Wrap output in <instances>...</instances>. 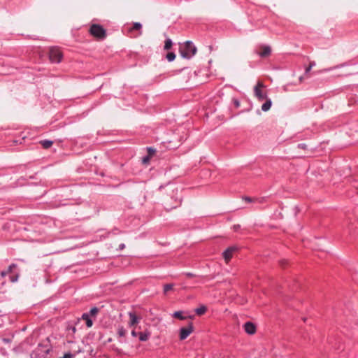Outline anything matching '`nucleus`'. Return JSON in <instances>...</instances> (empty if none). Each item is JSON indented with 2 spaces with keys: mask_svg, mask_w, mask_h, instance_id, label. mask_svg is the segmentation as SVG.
<instances>
[{
  "mask_svg": "<svg viewBox=\"0 0 358 358\" xmlns=\"http://www.w3.org/2000/svg\"><path fill=\"white\" fill-rule=\"evenodd\" d=\"M196 48L192 41H187L183 46L180 48L179 52L181 57L184 59H191L196 52Z\"/></svg>",
  "mask_w": 358,
  "mask_h": 358,
  "instance_id": "f257e3e1",
  "label": "nucleus"
},
{
  "mask_svg": "<svg viewBox=\"0 0 358 358\" xmlns=\"http://www.w3.org/2000/svg\"><path fill=\"white\" fill-rule=\"evenodd\" d=\"M89 33L99 40H103L106 37V30L102 25L99 24H92L90 27Z\"/></svg>",
  "mask_w": 358,
  "mask_h": 358,
  "instance_id": "f03ea898",
  "label": "nucleus"
},
{
  "mask_svg": "<svg viewBox=\"0 0 358 358\" xmlns=\"http://www.w3.org/2000/svg\"><path fill=\"white\" fill-rule=\"evenodd\" d=\"M63 58L62 50L57 47H52L49 50V59L52 63H60Z\"/></svg>",
  "mask_w": 358,
  "mask_h": 358,
  "instance_id": "7ed1b4c3",
  "label": "nucleus"
},
{
  "mask_svg": "<svg viewBox=\"0 0 358 358\" xmlns=\"http://www.w3.org/2000/svg\"><path fill=\"white\" fill-rule=\"evenodd\" d=\"M194 331V325L192 322H189L187 326L181 327L179 330L180 340L186 339Z\"/></svg>",
  "mask_w": 358,
  "mask_h": 358,
  "instance_id": "20e7f679",
  "label": "nucleus"
},
{
  "mask_svg": "<svg viewBox=\"0 0 358 358\" xmlns=\"http://www.w3.org/2000/svg\"><path fill=\"white\" fill-rule=\"evenodd\" d=\"M264 87V85L262 83L258 82L257 84L254 87V94L255 96L259 101H262L263 100L268 98L267 94L264 92L261 88Z\"/></svg>",
  "mask_w": 358,
  "mask_h": 358,
  "instance_id": "39448f33",
  "label": "nucleus"
},
{
  "mask_svg": "<svg viewBox=\"0 0 358 358\" xmlns=\"http://www.w3.org/2000/svg\"><path fill=\"white\" fill-rule=\"evenodd\" d=\"M261 48L262 50L258 52V55L262 58H265L268 57L271 53V48L268 45H261Z\"/></svg>",
  "mask_w": 358,
  "mask_h": 358,
  "instance_id": "423d86ee",
  "label": "nucleus"
},
{
  "mask_svg": "<svg viewBox=\"0 0 358 358\" xmlns=\"http://www.w3.org/2000/svg\"><path fill=\"white\" fill-rule=\"evenodd\" d=\"M245 331L249 335H253L256 332V326L251 322H247L243 326Z\"/></svg>",
  "mask_w": 358,
  "mask_h": 358,
  "instance_id": "0eeeda50",
  "label": "nucleus"
},
{
  "mask_svg": "<svg viewBox=\"0 0 358 358\" xmlns=\"http://www.w3.org/2000/svg\"><path fill=\"white\" fill-rule=\"evenodd\" d=\"M237 249L235 246L227 248L222 253L223 257L226 261H229L232 257V253Z\"/></svg>",
  "mask_w": 358,
  "mask_h": 358,
  "instance_id": "6e6552de",
  "label": "nucleus"
},
{
  "mask_svg": "<svg viewBox=\"0 0 358 358\" xmlns=\"http://www.w3.org/2000/svg\"><path fill=\"white\" fill-rule=\"evenodd\" d=\"M130 321L129 322V326L132 327L139 322L140 317H138L134 312H129L128 313Z\"/></svg>",
  "mask_w": 358,
  "mask_h": 358,
  "instance_id": "1a4fd4ad",
  "label": "nucleus"
},
{
  "mask_svg": "<svg viewBox=\"0 0 358 358\" xmlns=\"http://www.w3.org/2000/svg\"><path fill=\"white\" fill-rule=\"evenodd\" d=\"M182 314H183V312L182 310H178V311L174 312L173 313L172 316L173 317L179 319L180 320H187L188 318L193 319L194 317V315L184 316Z\"/></svg>",
  "mask_w": 358,
  "mask_h": 358,
  "instance_id": "9d476101",
  "label": "nucleus"
},
{
  "mask_svg": "<svg viewBox=\"0 0 358 358\" xmlns=\"http://www.w3.org/2000/svg\"><path fill=\"white\" fill-rule=\"evenodd\" d=\"M81 319L85 321L86 326L90 328L93 325V318L91 317L87 313H84L81 315Z\"/></svg>",
  "mask_w": 358,
  "mask_h": 358,
  "instance_id": "9b49d317",
  "label": "nucleus"
},
{
  "mask_svg": "<svg viewBox=\"0 0 358 358\" xmlns=\"http://www.w3.org/2000/svg\"><path fill=\"white\" fill-rule=\"evenodd\" d=\"M266 102L262 104V110L264 112H267L270 110L271 106H272V101L270 98H267L265 99Z\"/></svg>",
  "mask_w": 358,
  "mask_h": 358,
  "instance_id": "f8f14e48",
  "label": "nucleus"
},
{
  "mask_svg": "<svg viewBox=\"0 0 358 358\" xmlns=\"http://www.w3.org/2000/svg\"><path fill=\"white\" fill-rule=\"evenodd\" d=\"M138 339L140 341H146L149 339L150 334L148 331L140 332L138 334Z\"/></svg>",
  "mask_w": 358,
  "mask_h": 358,
  "instance_id": "ddd939ff",
  "label": "nucleus"
},
{
  "mask_svg": "<svg viewBox=\"0 0 358 358\" xmlns=\"http://www.w3.org/2000/svg\"><path fill=\"white\" fill-rule=\"evenodd\" d=\"M99 309L97 307H93L92 308L90 311L86 312L91 317H92L94 320L96 319V315L99 313Z\"/></svg>",
  "mask_w": 358,
  "mask_h": 358,
  "instance_id": "4468645a",
  "label": "nucleus"
},
{
  "mask_svg": "<svg viewBox=\"0 0 358 358\" xmlns=\"http://www.w3.org/2000/svg\"><path fill=\"white\" fill-rule=\"evenodd\" d=\"M40 144L43 147V148L48 149L52 145L53 141L48 139L42 140L40 141Z\"/></svg>",
  "mask_w": 358,
  "mask_h": 358,
  "instance_id": "2eb2a0df",
  "label": "nucleus"
},
{
  "mask_svg": "<svg viewBox=\"0 0 358 358\" xmlns=\"http://www.w3.org/2000/svg\"><path fill=\"white\" fill-rule=\"evenodd\" d=\"M207 311V308L204 305L200 306L194 310V312L198 315H203Z\"/></svg>",
  "mask_w": 358,
  "mask_h": 358,
  "instance_id": "dca6fc26",
  "label": "nucleus"
},
{
  "mask_svg": "<svg viewBox=\"0 0 358 358\" xmlns=\"http://www.w3.org/2000/svg\"><path fill=\"white\" fill-rule=\"evenodd\" d=\"M172 45H173L172 40L169 38H167L165 41L164 49L166 50H168L171 48Z\"/></svg>",
  "mask_w": 358,
  "mask_h": 358,
  "instance_id": "f3484780",
  "label": "nucleus"
},
{
  "mask_svg": "<svg viewBox=\"0 0 358 358\" xmlns=\"http://www.w3.org/2000/svg\"><path fill=\"white\" fill-rule=\"evenodd\" d=\"M127 334V330L124 329L123 326H119L117 329V335L120 337H124Z\"/></svg>",
  "mask_w": 358,
  "mask_h": 358,
  "instance_id": "a211bd4d",
  "label": "nucleus"
},
{
  "mask_svg": "<svg viewBox=\"0 0 358 358\" xmlns=\"http://www.w3.org/2000/svg\"><path fill=\"white\" fill-rule=\"evenodd\" d=\"M243 199L245 200L247 202H249V203L252 202L255 200L258 201L259 203H262L264 201V198H262V199H252V198H251L250 196H244V197H243Z\"/></svg>",
  "mask_w": 358,
  "mask_h": 358,
  "instance_id": "6ab92c4d",
  "label": "nucleus"
},
{
  "mask_svg": "<svg viewBox=\"0 0 358 358\" xmlns=\"http://www.w3.org/2000/svg\"><path fill=\"white\" fill-rule=\"evenodd\" d=\"M141 29H142L141 23L136 22L133 23V26L131 28L129 29V31L141 30Z\"/></svg>",
  "mask_w": 358,
  "mask_h": 358,
  "instance_id": "aec40b11",
  "label": "nucleus"
},
{
  "mask_svg": "<svg viewBox=\"0 0 358 358\" xmlns=\"http://www.w3.org/2000/svg\"><path fill=\"white\" fill-rule=\"evenodd\" d=\"M173 287V284L172 283H169V284H165L164 285V294H166L167 292L169 291V290H171Z\"/></svg>",
  "mask_w": 358,
  "mask_h": 358,
  "instance_id": "412c9836",
  "label": "nucleus"
},
{
  "mask_svg": "<svg viewBox=\"0 0 358 358\" xmlns=\"http://www.w3.org/2000/svg\"><path fill=\"white\" fill-rule=\"evenodd\" d=\"M166 58L169 62H173L176 58V54L173 52H168Z\"/></svg>",
  "mask_w": 358,
  "mask_h": 358,
  "instance_id": "4be33fe9",
  "label": "nucleus"
},
{
  "mask_svg": "<svg viewBox=\"0 0 358 358\" xmlns=\"http://www.w3.org/2000/svg\"><path fill=\"white\" fill-rule=\"evenodd\" d=\"M146 150H147V152H148L147 155H148L151 157L154 155V154L156 152V150L155 148H153L152 147H147Z\"/></svg>",
  "mask_w": 358,
  "mask_h": 358,
  "instance_id": "5701e85b",
  "label": "nucleus"
},
{
  "mask_svg": "<svg viewBox=\"0 0 358 358\" xmlns=\"http://www.w3.org/2000/svg\"><path fill=\"white\" fill-rule=\"evenodd\" d=\"M18 278H19V273H15L12 275H10L9 278H10V282H15L17 281L18 280Z\"/></svg>",
  "mask_w": 358,
  "mask_h": 358,
  "instance_id": "b1692460",
  "label": "nucleus"
},
{
  "mask_svg": "<svg viewBox=\"0 0 358 358\" xmlns=\"http://www.w3.org/2000/svg\"><path fill=\"white\" fill-rule=\"evenodd\" d=\"M17 265L16 264H11L8 268L6 270V272H7V274L12 272L13 269L16 268Z\"/></svg>",
  "mask_w": 358,
  "mask_h": 358,
  "instance_id": "393cba45",
  "label": "nucleus"
},
{
  "mask_svg": "<svg viewBox=\"0 0 358 358\" xmlns=\"http://www.w3.org/2000/svg\"><path fill=\"white\" fill-rule=\"evenodd\" d=\"M151 159V157L148 156V155H145L143 157L142 159V162L143 164H147L148 162H149V161Z\"/></svg>",
  "mask_w": 358,
  "mask_h": 358,
  "instance_id": "a878e982",
  "label": "nucleus"
},
{
  "mask_svg": "<svg viewBox=\"0 0 358 358\" xmlns=\"http://www.w3.org/2000/svg\"><path fill=\"white\" fill-rule=\"evenodd\" d=\"M74 357V355H73L72 353L71 352H66L65 353L63 357H59V358H73Z\"/></svg>",
  "mask_w": 358,
  "mask_h": 358,
  "instance_id": "bb28decb",
  "label": "nucleus"
},
{
  "mask_svg": "<svg viewBox=\"0 0 358 358\" xmlns=\"http://www.w3.org/2000/svg\"><path fill=\"white\" fill-rule=\"evenodd\" d=\"M297 147L300 149L306 150L308 148V145L306 143H299L297 145Z\"/></svg>",
  "mask_w": 358,
  "mask_h": 358,
  "instance_id": "cd10ccee",
  "label": "nucleus"
},
{
  "mask_svg": "<svg viewBox=\"0 0 358 358\" xmlns=\"http://www.w3.org/2000/svg\"><path fill=\"white\" fill-rule=\"evenodd\" d=\"M25 138V137H22V138H20V139H14L13 141V143L14 144H21L22 143V141Z\"/></svg>",
  "mask_w": 358,
  "mask_h": 358,
  "instance_id": "c85d7f7f",
  "label": "nucleus"
},
{
  "mask_svg": "<svg viewBox=\"0 0 358 358\" xmlns=\"http://www.w3.org/2000/svg\"><path fill=\"white\" fill-rule=\"evenodd\" d=\"M185 275L187 277V278H192V277H194L195 275L192 273H190V272H187V273H185Z\"/></svg>",
  "mask_w": 358,
  "mask_h": 358,
  "instance_id": "c756f323",
  "label": "nucleus"
},
{
  "mask_svg": "<svg viewBox=\"0 0 358 358\" xmlns=\"http://www.w3.org/2000/svg\"><path fill=\"white\" fill-rule=\"evenodd\" d=\"M234 103L236 108H238L240 106V102L237 99L234 100Z\"/></svg>",
  "mask_w": 358,
  "mask_h": 358,
  "instance_id": "7c9ffc66",
  "label": "nucleus"
},
{
  "mask_svg": "<svg viewBox=\"0 0 358 358\" xmlns=\"http://www.w3.org/2000/svg\"><path fill=\"white\" fill-rule=\"evenodd\" d=\"M241 228V226L239 224H234L233 226V229L235 231H238Z\"/></svg>",
  "mask_w": 358,
  "mask_h": 358,
  "instance_id": "2f4dec72",
  "label": "nucleus"
},
{
  "mask_svg": "<svg viewBox=\"0 0 358 358\" xmlns=\"http://www.w3.org/2000/svg\"><path fill=\"white\" fill-rule=\"evenodd\" d=\"M311 69H311V66H307V67L306 68V69H305V74L308 73L310 71V70H311Z\"/></svg>",
  "mask_w": 358,
  "mask_h": 358,
  "instance_id": "473e14b6",
  "label": "nucleus"
},
{
  "mask_svg": "<svg viewBox=\"0 0 358 358\" xmlns=\"http://www.w3.org/2000/svg\"><path fill=\"white\" fill-rule=\"evenodd\" d=\"M124 248H125V244L124 243H121V244L119 245V248H118L119 250H122Z\"/></svg>",
  "mask_w": 358,
  "mask_h": 358,
  "instance_id": "72a5a7b5",
  "label": "nucleus"
},
{
  "mask_svg": "<svg viewBox=\"0 0 358 358\" xmlns=\"http://www.w3.org/2000/svg\"><path fill=\"white\" fill-rule=\"evenodd\" d=\"M131 334L133 337H136L138 334L135 330H132Z\"/></svg>",
  "mask_w": 358,
  "mask_h": 358,
  "instance_id": "f704fd0d",
  "label": "nucleus"
},
{
  "mask_svg": "<svg viewBox=\"0 0 358 358\" xmlns=\"http://www.w3.org/2000/svg\"><path fill=\"white\" fill-rule=\"evenodd\" d=\"M177 203H178V204H177L176 206H172V207H170V208H167V210H171L172 208H176L178 205H180V201H178Z\"/></svg>",
  "mask_w": 358,
  "mask_h": 358,
  "instance_id": "c9c22d12",
  "label": "nucleus"
},
{
  "mask_svg": "<svg viewBox=\"0 0 358 358\" xmlns=\"http://www.w3.org/2000/svg\"><path fill=\"white\" fill-rule=\"evenodd\" d=\"M0 274H1V276L2 278H4L6 275H8V274H7V272H6V271H1V273H0Z\"/></svg>",
  "mask_w": 358,
  "mask_h": 358,
  "instance_id": "e433bc0d",
  "label": "nucleus"
},
{
  "mask_svg": "<svg viewBox=\"0 0 358 358\" xmlns=\"http://www.w3.org/2000/svg\"><path fill=\"white\" fill-rule=\"evenodd\" d=\"M308 66H311V69L315 66V62H310Z\"/></svg>",
  "mask_w": 358,
  "mask_h": 358,
  "instance_id": "4c0bfd02",
  "label": "nucleus"
},
{
  "mask_svg": "<svg viewBox=\"0 0 358 358\" xmlns=\"http://www.w3.org/2000/svg\"><path fill=\"white\" fill-rule=\"evenodd\" d=\"M285 262H286V261H285V260H282V261H280V264H281L282 266H284V264H285Z\"/></svg>",
  "mask_w": 358,
  "mask_h": 358,
  "instance_id": "58836bf2",
  "label": "nucleus"
},
{
  "mask_svg": "<svg viewBox=\"0 0 358 358\" xmlns=\"http://www.w3.org/2000/svg\"><path fill=\"white\" fill-rule=\"evenodd\" d=\"M302 79H303V77H300V78H299V80H300L301 81L302 80Z\"/></svg>",
  "mask_w": 358,
  "mask_h": 358,
  "instance_id": "ea45409f",
  "label": "nucleus"
}]
</instances>
